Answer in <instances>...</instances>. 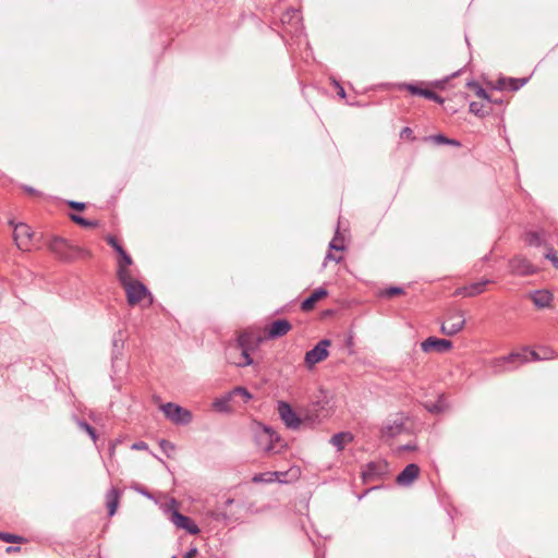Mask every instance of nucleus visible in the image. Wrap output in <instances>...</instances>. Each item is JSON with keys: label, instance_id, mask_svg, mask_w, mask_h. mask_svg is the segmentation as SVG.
<instances>
[{"label": "nucleus", "instance_id": "obj_1", "mask_svg": "<svg viewBox=\"0 0 558 558\" xmlns=\"http://www.w3.org/2000/svg\"><path fill=\"white\" fill-rule=\"evenodd\" d=\"M48 247L60 260L65 263L89 256L88 251L70 243L66 239L61 236H53L49 241Z\"/></svg>", "mask_w": 558, "mask_h": 558}, {"label": "nucleus", "instance_id": "obj_2", "mask_svg": "<svg viewBox=\"0 0 558 558\" xmlns=\"http://www.w3.org/2000/svg\"><path fill=\"white\" fill-rule=\"evenodd\" d=\"M529 362L526 348L521 352H511L508 355L497 357L492 363L494 374H501L517 368L518 365Z\"/></svg>", "mask_w": 558, "mask_h": 558}, {"label": "nucleus", "instance_id": "obj_3", "mask_svg": "<svg viewBox=\"0 0 558 558\" xmlns=\"http://www.w3.org/2000/svg\"><path fill=\"white\" fill-rule=\"evenodd\" d=\"M165 512L169 514L170 521L177 527L185 530L189 534L197 535L201 532L199 527L190 517L179 512L177 508V501L174 499H172L171 502L166 506Z\"/></svg>", "mask_w": 558, "mask_h": 558}, {"label": "nucleus", "instance_id": "obj_4", "mask_svg": "<svg viewBox=\"0 0 558 558\" xmlns=\"http://www.w3.org/2000/svg\"><path fill=\"white\" fill-rule=\"evenodd\" d=\"M165 416L177 425H187L192 421V413L187 409L168 402L161 405Z\"/></svg>", "mask_w": 558, "mask_h": 558}, {"label": "nucleus", "instance_id": "obj_5", "mask_svg": "<svg viewBox=\"0 0 558 558\" xmlns=\"http://www.w3.org/2000/svg\"><path fill=\"white\" fill-rule=\"evenodd\" d=\"M330 344L331 341L329 339H322L313 349L305 353L304 363L307 368H312L317 363L328 357V348Z\"/></svg>", "mask_w": 558, "mask_h": 558}, {"label": "nucleus", "instance_id": "obj_6", "mask_svg": "<svg viewBox=\"0 0 558 558\" xmlns=\"http://www.w3.org/2000/svg\"><path fill=\"white\" fill-rule=\"evenodd\" d=\"M123 289L126 294L128 303L131 306L138 304L146 296H149L150 299L149 304L153 301L151 294L147 287L138 280L128 283V286L124 287Z\"/></svg>", "mask_w": 558, "mask_h": 558}, {"label": "nucleus", "instance_id": "obj_7", "mask_svg": "<svg viewBox=\"0 0 558 558\" xmlns=\"http://www.w3.org/2000/svg\"><path fill=\"white\" fill-rule=\"evenodd\" d=\"M328 401L317 400L307 405L304 414V422L311 425L320 423L328 415Z\"/></svg>", "mask_w": 558, "mask_h": 558}, {"label": "nucleus", "instance_id": "obj_8", "mask_svg": "<svg viewBox=\"0 0 558 558\" xmlns=\"http://www.w3.org/2000/svg\"><path fill=\"white\" fill-rule=\"evenodd\" d=\"M465 325V318L462 311H456L448 314L446 323L441 325L440 331L447 336H454L460 332Z\"/></svg>", "mask_w": 558, "mask_h": 558}, {"label": "nucleus", "instance_id": "obj_9", "mask_svg": "<svg viewBox=\"0 0 558 558\" xmlns=\"http://www.w3.org/2000/svg\"><path fill=\"white\" fill-rule=\"evenodd\" d=\"M277 410L280 418L288 428L296 429L302 424V420L288 402L278 401Z\"/></svg>", "mask_w": 558, "mask_h": 558}, {"label": "nucleus", "instance_id": "obj_10", "mask_svg": "<svg viewBox=\"0 0 558 558\" xmlns=\"http://www.w3.org/2000/svg\"><path fill=\"white\" fill-rule=\"evenodd\" d=\"M34 233L26 223H17L14 226L13 238L20 250L28 251Z\"/></svg>", "mask_w": 558, "mask_h": 558}, {"label": "nucleus", "instance_id": "obj_11", "mask_svg": "<svg viewBox=\"0 0 558 558\" xmlns=\"http://www.w3.org/2000/svg\"><path fill=\"white\" fill-rule=\"evenodd\" d=\"M236 349L241 350V357L234 364L238 367H245L253 364V359L250 355L251 338L246 333H241L236 339Z\"/></svg>", "mask_w": 558, "mask_h": 558}, {"label": "nucleus", "instance_id": "obj_12", "mask_svg": "<svg viewBox=\"0 0 558 558\" xmlns=\"http://www.w3.org/2000/svg\"><path fill=\"white\" fill-rule=\"evenodd\" d=\"M452 348V342L447 339H439L436 337H428L423 342H421V349L423 352L436 351L439 353H444L449 351Z\"/></svg>", "mask_w": 558, "mask_h": 558}, {"label": "nucleus", "instance_id": "obj_13", "mask_svg": "<svg viewBox=\"0 0 558 558\" xmlns=\"http://www.w3.org/2000/svg\"><path fill=\"white\" fill-rule=\"evenodd\" d=\"M509 267L511 272L518 276H530L536 271L535 267L522 256H515L510 259Z\"/></svg>", "mask_w": 558, "mask_h": 558}, {"label": "nucleus", "instance_id": "obj_14", "mask_svg": "<svg viewBox=\"0 0 558 558\" xmlns=\"http://www.w3.org/2000/svg\"><path fill=\"white\" fill-rule=\"evenodd\" d=\"M420 475V466L416 463L408 464L396 477L399 486L411 485Z\"/></svg>", "mask_w": 558, "mask_h": 558}, {"label": "nucleus", "instance_id": "obj_15", "mask_svg": "<svg viewBox=\"0 0 558 558\" xmlns=\"http://www.w3.org/2000/svg\"><path fill=\"white\" fill-rule=\"evenodd\" d=\"M490 283V280L484 279L477 282H472L468 286L456 289L454 295H462L465 298H473L484 292L485 287Z\"/></svg>", "mask_w": 558, "mask_h": 558}, {"label": "nucleus", "instance_id": "obj_16", "mask_svg": "<svg viewBox=\"0 0 558 558\" xmlns=\"http://www.w3.org/2000/svg\"><path fill=\"white\" fill-rule=\"evenodd\" d=\"M292 329V325L288 319H277L272 322L267 329L268 339H277L287 335Z\"/></svg>", "mask_w": 558, "mask_h": 558}, {"label": "nucleus", "instance_id": "obj_17", "mask_svg": "<svg viewBox=\"0 0 558 558\" xmlns=\"http://www.w3.org/2000/svg\"><path fill=\"white\" fill-rule=\"evenodd\" d=\"M386 466L381 463L369 462L362 471V478L364 483L372 482L379 478L385 473Z\"/></svg>", "mask_w": 558, "mask_h": 558}, {"label": "nucleus", "instance_id": "obj_18", "mask_svg": "<svg viewBox=\"0 0 558 558\" xmlns=\"http://www.w3.org/2000/svg\"><path fill=\"white\" fill-rule=\"evenodd\" d=\"M328 295V291L320 287L313 291V293L307 296L303 302L301 303V310L303 312H310L315 307V304L320 301L322 299L326 298Z\"/></svg>", "mask_w": 558, "mask_h": 558}, {"label": "nucleus", "instance_id": "obj_19", "mask_svg": "<svg viewBox=\"0 0 558 558\" xmlns=\"http://www.w3.org/2000/svg\"><path fill=\"white\" fill-rule=\"evenodd\" d=\"M466 86L472 89L475 95L478 97V98H482L484 100L487 101V105H501L502 104V99L501 98H496L492 95H489L481 85L480 83L475 82V81H470L466 83Z\"/></svg>", "mask_w": 558, "mask_h": 558}, {"label": "nucleus", "instance_id": "obj_20", "mask_svg": "<svg viewBox=\"0 0 558 558\" xmlns=\"http://www.w3.org/2000/svg\"><path fill=\"white\" fill-rule=\"evenodd\" d=\"M533 304L538 308L549 307L553 302V294L547 290H536L530 294Z\"/></svg>", "mask_w": 558, "mask_h": 558}, {"label": "nucleus", "instance_id": "obj_21", "mask_svg": "<svg viewBox=\"0 0 558 558\" xmlns=\"http://www.w3.org/2000/svg\"><path fill=\"white\" fill-rule=\"evenodd\" d=\"M122 492L116 487L110 488L106 494V506L109 517H112L118 509Z\"/></svg>", "mask_w": 558, "mask_h": 558}, {"label": "nucleus", "instance_id": "obj_22", "mask_svg": "<svg viewBox=\"0 0 558 558\" xmlns=\"http://www.w3.org/2000/svg\"><path fill=\"white\" fill-rule=\"evenodd\" d=\"M353 440V435L350 432H340L330 438V444L336 447L337 451H342L347 444Z\"/></svg>", "mask_w": 558, "mask_h": 558}, {"label": "nucleus", "instance_id": "obj_23", "mask_svg": "<svg viewBox=\"0 0 558 558\" xmlns=\"http://www.w3.org/2000/svg\"><path fill=\"white\" fill-rule=\"evenodd\" d=\"M404 429V424L401 421H393L392 423H387L384 425L381 433L384 436L393 438L398 435H400Z\"/></svg>", "mask_w": 558, "mask_h": 558}, {"label": "nucleus", "instance_id": "obj_24", "mask_svg": "<svg viewBox=\"0 0 558 558\" xmlns=\"http://www.w3.org/2000/svg\"><path fill=\"white\" fill-rule=\"evenodd\" d=\"M469 110L478 118H485L492 113L493 108L487 104L472 101L470 102Z\"/></svg>", "mask_w": 558, "mask_h": 558}, {"label": "nucleus", "instance_id": "obj_25", "mask_svg": "<svg viewBox=\"0 0 558 558\" xmlns=\"http://www.w3.org/2000/svg\"><path fill=\"white\" fill-rule=\"evenodd\" d=\"M232 399H233V396L230 391L227 395L222 396L221 398L216 399L214 401L213 405H214L215 410H217L219 412H230L231 411L230 401Z\"/></svg>", "mask_w": 558, "mask_h": 558}, {"label": "nucleus", "instance_id": "obj_26", "mask_svg": "<svg viewBox=\"0 0 558 558\" xmlns=\"http://www.w3.org/2000/svg\"><path fill=\"white\" fill-rule=\"evenodd\" d=\"M399 89H405L408 90L411 95H414V96H421V97H424L425 98V95H426V90L427 88H423L416 84H412V83H402V84H399L398 86Z\"/></svg>", "mask_w": 558, "mask_h": 558}, {"label": "nucleus", "instance_id": "obj_27", "mask_svg": "<svg viewBox=\"0 0 558 558\" xmlns=\"http://www.w3.org/2000/svg\"><path fill=\"white\" fill-rule=\"evenodd\" d=\"M399 89H405L408 90L411 95H414V96H421V97H424L425 98V95H426V90L427 88H423L416 84H412V83H402V84H399L398 86Z\"/></svg>", "mask_w": 558, "mask_h": 558}, {"label": "nucleus", "instance_id": "obj_28", "mask_svg": "<svg viewBox=\"0 0 558 558\" xmlns=\"http://www.w3.org/2000/svg\"><path fill=\"white\" fill-rule=\"evenodd\" d=\"M117 278L123 288L126 287L128 283L135 281V279L132 278L131 271L128 267H118Z\"/></svg>", "mask_w": 558, "mask_h": 558}, {"label": "nucleus", "instance_id": "obj_29", "mask_svg": "<svg viewBox=\"0 0 558 558\" xmlns=\"http://www.w3.org/2000/svg\"><path fill=\"white\" fill-rule=\"evenodd\" d=\"M69 218L75 222L76 225L83 227V228H96L98 226L97 220H88L77 214H69Z\"/></svg>", "mask_w": 558, "mask_h": 558}, {"label": "nucleus", "instance_id": "obj_30", "mask_svg": "<svg viewBox=\"0 0 558 558\" xmlns=\"http://www.w3.org/2000/svg\"><path fill=\"white\" fill-rule=\"evenodd\" d=\"M424 408L433 414H438L445 411V402L442 398L440 397L436 402H426L424 404Z\"/></svg>", "mask_w": 558, "mask_h": 558}, {"label": "nucleus", "instance_id": "obj_31", "mask_svg": "<svg viewBox=\"0 0 558 558\" xmlns=\"http://www.w3.org/2000/svg\"><path fill=\"white\" fill-rule=\"evenodd\" d=\"M277 476L276 472L257 473L252 477L253 483H271Z\"/></svg>", "mask_w": 558, "mask_h": 558}, {"label": "nucleus", "instance_id": "obj_32", "mask_svg": "<svg viewBox=\"0 0 558 558\" xmlns=\"http://www.w3.org/2000/svg\"><path fill=\"white\" fill-rule=\"evenodd\" d=\"M525 242L531 246H541L543 244V238L537 231H530L525 235Z\"/></svg>", "mask_w": 558, "mask_h": 558}, {"label": "nucleus", "instance_id": "obj_33", "mask_svg": "<svg viewBox=\"0 0 558 558\" xmlns=\"http://www.w3.org/2000/svg\"><path fill=\"white\" fill-rule=\"evenodd\" d=\"M529 78L522 77V78H513L510 77L507 80V88L512 92L519 90L521 87H523L527 83Z\"/></svg>", "mask_w": 558, "mask_h": 558}, {"label": "nucleus", "instance_id": "obj_34", "mask_svg": "<svg viewBox=\"0 0 558 558\" xmlns=\"http://www.w3.org/2000/svg\"><path fill=\"white\" fill-rule=\"evenodd\" d=\"M77 425L80 429L86 432L93 441L96 442L98 436L96 429L90 424H88L86 421L78 420Z\"/></svg>", "mask_w": 558, "mask_h": 558}, {"label": "nucleus", "instance_id": "obj_35", "mask_svg": "<svg viewBox=\"0 0 558 558\" xmlns=\"http://www.w3.org/2000/svg\"><path fill=\"white\" fill-rule=\"evenodd\" d=\"M231 393H232L233 398L236 397V396L242 397L244 402H247V401H250L253 398L252 393L246 388L240 387V386L233 388L231 390Z\"/></svg>", "mask_w": 558, "mask_h": 558}, {"label": "nucleus", "instance_id": "obj_36", "mask_svg": "<svg viewBox=\"0 0 558 558\" xmlns=\"http://www.w3.org/2000/svg\"><path fill=\"white\" fill-rule=\"evenodd\" d=\"M404 293V290L401 288V287H389L387 289H385L384 291H381L380 295L383 298H393L396 295H401Z\"/></svg>", "mask_w": 558, "mask_h": 558}, {"label": "nucleus", "instance_id": "obj_37", "mask_svg": "<svg viewBox=\"0 0 558 558\" xmlns=\"http://www.w3.org/2000/svg\"><path fill=\"white\" fill-rule=\"evenodd\" d=\"M329 250H335V251H344L345 250V246L343 244V239L339 236L338 231L336 232L335 238L329 243Z\"/></svg>", "mask_w": 558, "mask_h": 558}, {"label": "nucleus", "instance_id": "obj_38", "mask_svg": "<svg viewBox=\"0 0 558 558\" xmlns=\"http://www.w3.org/2000/svg\"><path fill=\"white\" fill-rule=\"evenodd\" d=\"M0 539L7 543H20L23 537L10 533L0 532Z\"/></svg>", "mask_w": 558, "mask_h": 558}, {"label": "nucleus", "instance_id": "obj_39", "mask_svg": "<svg viewBox=\"0 0 558 558\" xmlns=\"http://www.w3.org/2000/svg\"><path fill=\"white\" fill-rule=\"evenodd\" d=\"M526 353L529 356V361L530 360H533V361L549 360V355H541L539 351L526 349Z\"/></svg>", "mask_w": 558, "mask_h": 558}, {"label": "nucleus", "instance_id": "obj_40", "mask_svg": "<svg viewBox=\"0 0 558 558\" xmlns=\"http://www.w3.org/2000/svg\"><path fill=\"white\" fill-rule=\"evenodd\" d=\"M132 264V257L128 253H123L122 256L118 258V267H129Z\"/></svg>", "mask_w": 558, "mask_h": 558}, {"label": "nucleus", "instance_id": "obj_41", "mask_svg": "<svg viewBox=\"0 0 558 558\" xmlns=\"http://www.w3.org/2000/svg\"><path fill=\"white\" fill-rule=\"evenodd\" d=\"M427 140H430L432 142L438 145H446L448 142V137L444 134L430 135L429 137H427Z\"/></svg>", "mask_w": 558, "mask_h": 558}, {"label": "nucleus", "instance_id": "obj_42", "mask_svg": "<svg viewBox=\"0 0 558 558\" xmlns=\"http://www.w3.org/2000/svg\"><path fill=\"white\" fill-rule=\"evenodd\" d=\"M425 98L429 99V100H433L435 102H438V104H442L444 102V98L440 97L437 93H435V92H433L430 89L426 90Z\"/></svg>", "mask_w": 558, "mask_h": 558}, {"label": "nucleus", "instance_id": "obj_43", "mask_svg": "<svg viewBox=\"0 0 558 558\" xmlns=\"http://www.w3.org/2000/svg\"><path fill=\"white\" fill-rule=\"evenodd\" d=\"M545 257H546L547 259H549V260L553 263V266H554L555 268H557V269H558V256L556 255V253L554 252V250H553V248H549V250L546 252Z\"/></svg>", "mask_w": 558, "mask_h": 558}, {"label": "nucleus", "instance_id": "obj_44", "mask_svg": "<svg viewBox=\"0 0 558 558\" xmlns=\"http://www.w3.org/2000/svg\"><path fill=\"white\" fill-rule=\"evenodd\" d=\"M401 138H408L410 141H414L415 136L413 135V130L409 126H404L400 132Z\"/></svg>", "mask_w": 558, "mask_h": 558}, {"label": "nucleus", "instance_id": "obj_45", "mask_svg": "<svg viewBox=\"0 0 558 558\" xmlns=\"http://www.w3.org/2000/svg\"><path fill=\"white\" fill-rule=\"evenodd\" d=\"M132 488L137 492L138 494L149 498V499H153V495L147 490V488H145L144 486L140 485V484H135L132 486Z\"/></svg>", "mask_w": 558, "mask_h": 558}, {"label": "nucleus", "instance_id": "obj_46", "mask_svg": "<svg viewBox=\"0 0 558 558\" xmlns=\"http://www.w3.org/2000/svg\"><path fill=\"white\" fill-rule=\"evenodd\" d=\"M68 206L75 210H84L86 208V204L76 201H69Z\"/></svg>", "mask_w": 558, "mask_h": 558}, {"label": "nucleus", "instance_id": "obj_47", "mask_svg": "<svg viewBox=\"0 0 558 558\" xmlns=\"http://www.w3.org/2000/svg\"><path fill=\"white\" fill-rule=\"evenodd\" d=\"M107 243L114 250L117 251L119 247H121L122 245L119 243V241L113 236V235H109L107 238Z\"/></svg>", "mask_w": 558, "mask_h": 558}, {"label": "nucleus", "instance_id": "obj_48", "mask_svg": "<svg viewBox=\"0 0 558 558\" xmlns=\"http://www.w3.org/2000/svg\"><path fill=\"white\" fill-rule=\"evenodd\" d=\"M23 190H24L27 194L33 195V196H40V195H41V193H40L39 191L35 190V189H34V187H32V186H27V185H25V186H23Z\"/></svg>", "mask_w": 558, "mask_h": 558}, {"label": "nucleus", "instance_id": "obj_49", "mask_svg": "<svg viewBox=\"0 0 558 558\" xmlns=\"http://www.w3.org/2000/svg\"><path fill=\"white\" fill-rule=\"evenodd\" d=\"M539 353H541V355H549V359H553L555 355L554 350H551L549 348H541Z\"/></svg>", "mask_w": 558, "mask_h": 558}, {"label": "nucleus", "instance_id": "obj_50", "mask_svg": "<svg viewBox=\"0 0 558 558\" xmlns=\"http://www.w3.org/2000/svg\"><path fill=\"white\" fill-rule=\"evenodd\" d=\"M198 550L196 547H192L190 548L185 554H184V558H194L196 555H197Z\"/></svg>", "mask_w": 558, "mask_h": 558}, {"label": "nucleus", "instance_id": "obj_51", "mask_svg": "<svg viewBox=\"0 0 558 558\" xmlns=\"http://www.w3.org/2000/svg\"><path fill=\"white\" fill-rule=\"evenodd\" d=\"M326 260H333L336 263H340L342 260V257L341 256H335L331 252H328L326 257H325Z\"/></svg>", "mask_w": 558, "mask_h": 558}, {"label": "nucleus", "instance_id": "obj_52", "mask_svg": "<svg viewBox=\"0 0 558 558\" xmlns=\"http://www.w3.org/2000/svg\"><path fill=\"white\" fill-rule=\"evenodd\" d=\"M147 448H148V446L144 441H137L132 445V449H136V450H143V449H147Z\"/></svg>", "mask_w": 558, "mask_h": 558}, {"label": "nucleus", "instance_id": "obj_53", "mask_svg": "<svg viewBox=\"0 0 558 558\" xmlns=\"http://www.w3.org/2000/svg\"><path fill=\"white\" fill-rule=\"evenodd\" d=\"M507 80H508V78H505V77L499 78V80L497 81V87H496V88H497V89H504V88H507Z\"/></svg>", "mask_w": 558, "mask_h": 558}, {"label": "nucleus", "instance_id": "obj_54", "mask_svg": "<svg viewBox=\"0 0 558 558\" xmlns=\"http://www.w3.org/2000/svg\"><path fill=\"white\" fill-rule=\"evenodd\" d=\"M291 19V17H299V13L298 11H292L291 13L290 12H287L286 14H283L282 16V22L284 23L287 21V19Z\"/></svg>", "mask_w": 558, "mask_h": 558}, {"label": "nucleus", "instance_id": "obj_55", "mask_svg": "<svg viewBox=\"0 0 558 558\" xmlns=\"http://www.w3.org/2000/svg\"><path fill=\"white\" fill-rule=\"evenodd\" d=\"M160 447L162 448L163 451H166L168 448L173 449V445L170 441L166 440V439H162L160 441Z\"/></svg>", "mask_w": 558, "mask_h": 558}, {"label": "nucleus", "instance_id": "obj_56", "mask_svg": "<svg viewBox=\"0 0 558 558\" xmlns=\"http://www.w3.org/2000/svg\"><path fill=\"white\" fill-rule=\"evenodd\" d=\"M446 145H451V146H454V147H460L461 143L459 141H457V140L448 137V142H447Z\"/></svg>", "mask_w": 558, "mask_h": 558}, {"label": "nucleus", "instance_id": "obj_57", "mask_svg": "<svg viewBox=\"0 0 558 558\" xmlns=\"http://www.w3.org/2000/svg\"><path fill=\"white\" fill-rule=\"evenodd\" d=\"M338 86V95L341 97V98H344L345 97V90L342 86H340L339 84H337Z\"/></svg>", "mask_w": 558, "mask_h": 558}, {"label": "nucleus", "instance_id": "obj_58", "mask_svg": "<svg viewBox=\"0 0 558 558\" xmlns=\"http://www.w3.org/2000/svg\"><path fill=\"white\" fill-rule=\"evenodd\" d=\"M116 252L118 253L119 257H121L123 253H126L123 246L119 247Z\"/></svg>", "mask_w": 558, "mask_h": 558}, {"label": "nucleus", "instance_id": "obj_59", "mask_svg": "<svg viewBox=\"0 0 558 558\" xmlns=\"http://www.w3.org/2000/svg\"><path fill=\"white\" fill-rule=\"evenodd\" d=\"M233 501H234V500H233L232 498H228V499L225 501V507L227 508V507L231 506V505L233 504Z\"/></svg>", "mask_w": 558, "mask_h": 558}, {"label": "nucleus", "instance_id": "obj_60", "mask_svg": "<svg viewBox=\"0 0 558 558\" xmlns=\"http://www.w3.org/2000/svg\"><path fill=\"white\" fill-rule=\"evenodd\" d=\"M448 80H449V78L447 77V78H446V80H444V81H438V82H436V86H437V87H442V86H444V83H445V82H447Z\"/></svg>", "mask_w": 558, "mask_h": 558}, {"label": "nucleus", "instance_id": "obj_61", "mask_svg": "<svg viewBox=\"0 0 558 558\" xmlns=\"http://www.w3.org/2000/svg\"><path fill=\"white\" fill-rule=\"evenodd\" d=\"M17 550H20V547H8V549H7L8 553L17 551Z\"/></svg>", "mask_w": 558, "mask_h": 558}, {"label": "nucleus", "instance_id": "obj_62", "mask_svg": "<svg viewBox=\"0 0 558 558\" xmlns=\"http://www.w3.org/2000/svg\"><path fill=\"white\" fill-rule=\"evenodd\" d=\"M265 430H266L267 434H269V438L271 440L272 436H274V433H271L269 428H266Z\"/></svg>", "mask_w": 558, "mask_h": 558}, {"label": "nucleus", "instance_id": "obj_63", "mask_svg": "<svg viewBox=\"0 0 558 558\" xmlns=\"http://www.w3.org/2000/svg\"><path fill=\"white\" fill-rule=\"evenodd\" d=\"M112 344H113L114 348H118L119 340L118 339H113Z\"/></svg>", "mask_w": 558, "mask_h": 558}, {"label": "nucleus", "instance_id": "obj_64", "mask_svg": "<svg viewBox=\"0 0 558 558\" xmlns=\"http://www.w3.org/2000/svg\"><path fill=\"white\" fill-rule=\"evenodd\" d=\"M413 448H414V446H411V445H407V446H404V449H407V450H411V449H413Z\"/></svg>", "mask_w": 558, "mask_h": 558}]
</instances>
